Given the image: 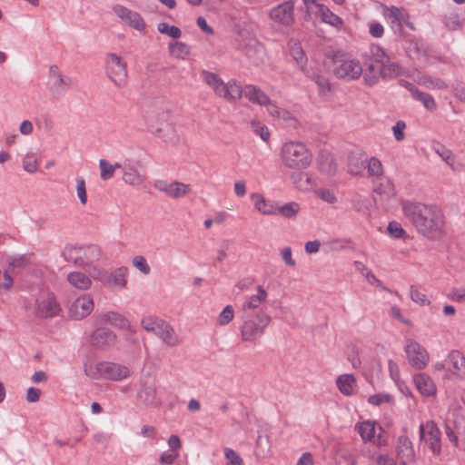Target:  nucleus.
Instances as JSON below:
<instances>
[{"mask_svg": "<svg viewBox=\"0 0 465 465\" xmlns=\"http://www.w3.org/2000/svg\"><path fill=\"white\" fill-rule=\"evenodd\" d=\"M402 210L416 230L428 239L440 240L445 235L444 215L437 206L405 202Z\"/></svg>", "mask_w": 465, "mask_h": 465, "instance_id": "f257e3e1", "label": "nucleus"}, {"mask_svg": "<svg viewBox=\"0 0 465 465\" xmlns=\"http://www.w3.org/2000/svg\"><path fill=\"white\" fill-rule=\"evenodd\" d=\"M283 164L290 169L302 170L307 168L312 161V154L301 142L285 143L281 150Z\"/></svg>", "mask_w": 465, "mask_h": 465, "instance_id": "f03ea898", "label": "nucleus"}, {"mask_svg": "<svg viewBox=\"0 0 465 465\" xmlns=\"http://www.w3.org/2000/svg\"><path fill=\"white\" fill-rule=\"evenodd\" d=\"M84 373L91 379L104 378L112 381H122L129 376L130 371L124 366L111 361L85 363Z\"/></svg>", "mask_w": 465, "mask_h": 465, "instance_id": "7ed1b4c3", "label": "nucleus"}, {"mask_svg": "<svg viewBox=\"0 0 465 465\" xmlns=\"http://www.w3.org/2000/svg\"><path fill=\"white\" fill-rule=\"evenodd\" d=\"M325 64L329 67H333V74L338 78L353 80L358 79L362 74V66L360 62L346 59L344 54L340 52L327 54Z\"/></svg>", "mask_w": 465, "mask_h": 465, "instance_id": "20e7f679", "label": "nucleus"}, {"mask_svg": "<svg viewBox=\"0 0 465 465\" xmlns=\"http://www.w3.org/2000/svg\"><path fill=\"white\" fill-rule=\"evenodd\" d=\"M255 318L257 322L252 318H242L244 322L241 326V335L245 341H251L256 335L262 334L271 322L270 316L262 311L257 312Z\"/></svg>", "mask_w": 465, "mask_h": 465, "instance_id": "39448f33", "label": "nucleus"}, {"mask_svg": "<svg viewBox=\"0 0 465 465\" xmlns=\"http://www.w3.org/2000/svg\"><path fill=\"white\" fill-rule=\"evenodd\" d=\"M106 69L110 79L118 86H122L127 76L126 64L116 54L107 55Z\"/></svg>", "mask_w": 465, "mask_h": 465, "instance_id": "423d86ee", "label": "nucleus"}, {"mask_svg": "<svg viewBox=\"0 0 465 465\" xmlns=\"http://www.w3.org/2000/svg\"><path fill=\"white\" fill-rule=\"evenodd\" d=\"M420 439L425 441L434 454L440 452V431L432 420L420 426Z\"/></svg>", "mask_w": 465, "mask_h": 465, "instance_id": "0eeeda50", "label": "nucleus"}, {"mask_svg": "<svg viewBox=\"0 0 465 465\" xmlns=\"http://www.w3.org/2000/svg\"><path fill=\"white\" fill-rule=\"evenodd\" d=\"M270 17L272 21L282 25H292L294 22L293 3L286 1L273 7L270 12Z\"/></svg>", "mask_w": 465, "mask_h": 465, "instance_id": "6e6552de", "label": "nucleus"}, {"mask_svg": "<svg viewBox=\"0 0 465 465\" xmlns=\"http://www.w3.org/2000/svg\"><path fill=\"white\" fill-rule=\"evenodd\" d=\"M410 364L416 370H422L429 361V354L418 342L411 341L405 347Z\"/></svg>", "mask_w": 465, "mask_h": 465, "instance_id": "1a4fd4ad", "label": "nucleus"}, {"mask_svg": "<svg viewBox=\"0 0 465 465\" xmlns=\"http://www.w3.org/2000/svg\"><path fill=\"white\" fill-rule=\"evenodd\" d=\"M94 310V302L90 296L77 298L69 307V316L74 320H82Z\"/></svg>", "mask_w": 465, "mask_h": 465, "instance_id": "9d476101", "label": "nucleus"}, {"mask_svg": "<svg viewBox=\"0 0 465 465\" xmlns=\"http://www.w3.org/2000/svg\"><path fill=\"white\" fill-rule=\"evenodd\" d=\"M115 341L116 335L107 328H98L91 336V344L101 350L114 346Z\"/></svg>", "mask_w": 465, "mask_h": 465, "instance_id": "9b49d317", "label": "nucleus"}, {"mask_svg": "<svg viewBox=\"0 0 465 465\" xmlns=\"http://www.w3.org/2000/svg\"><path fill=\"white\" fill-rule=\"evenodd\" d=\"M59 311V304L54 296L48 295L45 298L36 301L35 314L38 317H53L56 315Z\"/></svg>", "mask_w": 465, "mask_h": 465, "instance_id": "f8f14e48", "label": "nucleus"}, {"mask_svg": "<svg viewBox=\"0 0 465 465\" xmlns=\"http://www.w3.org/2000/svg\"><path fill=\"white\" fill-rule=\"evenodd\" d=\"M397 457L400 460V465H408L414 461V450L411 441L407 436H400L398 438Z\"/></svg>", "mask_w": 465, "mask_h": 465, "instance_id": "ddd939ff", "label": "nucleus"}, {"mask_svg": "<svg viewBox=\"0 0 465 465\" xmlns=\"http://www.w3.org/2000/svg\"><path fill=\"white\" fill-rule=\"evenodd\" d=\"M267 298L266 291L262 287H258V292L256 295L250 297L242 307V318H252L257 312L255 310L259 308L262 302Z\"/></svg>", "mask_w": 465, "mask_h": 465, "instance_id": "4468645a", "label": "nucleus"}, {"mask_svg": "<svg viewBox=\"0 0 465 465\" xmlns=\"http://www.w3.org/2000/svg\"><path fill=\"white\" fill-rule=\"evenodd\" d=\"M114 12L122 20L136 30L143 31L145 28V23L138 13L133 12L122 5L115 6Z\"/></svg>", "mask_w": 465, "mask_h": 465, "instance_id": "2eb2a0df", "label": "nucleus"}, {"mask_svg": "<svg viewBox=\"0 0 465 465\" xmlns=\"http://www.w3.org/2000/svg\"><path fill=\"white\" fill-rule=\"evenodd\" d=\"M156 386L153 381H145L138 391V398L147 406H158Z\"/></svg>", "mask_w": 465, "mask_h": 465, "instance_id": "dca6fc26", "label": "nucleus"}, {"mask_svg": "<svg viewBox=\"0 0 465 465\" xmlns=\"http://www.w3.org/2000/svg\"><path fill=\"white\" fill-rule=\"evenodd\" d=\"M242 86L239 85L236 81L232 80L228 83H224L216 95L230 103H233L242 98Z\"/></svg>", "mask_w": 465, "mask_h": 465, "instance_id": "f3484780", "label": "nucleus"}, {"mask_svg": "<svg viewBox=\"0 0 465 465\" xmlns=\"http://www.w3.org/2000/svg\"><path fill=\"white\" fill-rule=\"evenodd\" d=\"M244 96L252 104L260 105L271 104L269 96L256 85L249 84L242 89Z\"/></svg>", "mask_w": 465, "mask_h": 465, "instance_id": "a211bd4d", "label": "nucleus"}, {"mask_svg": "<svg viewBox=\"0 0 465 465\" xmlns=\"http://www.w3.org/2000/svg\"><path fill=\"white\" fill-rule=\"evenodd\" d=\"M449 371L453 374L460 376L461 371H465V357L457 350H453L448 355Z\"/></svg>", "mask_w": 465, "mask_h": 465, "instance_id": "6ab92c4d", "label": "nucleus"}, {"mask_svg": "<svg viewBox=\"0 0 465 465\" xmlns=\"http://www.w3.org/2000/svg\"><path fill=\"white\" fill-rule=\"evenodd\" d=\"M364 64L366 67L363 75L364 82L370 86L374 85L378 83L381 64L367 58L364 61Z\"/></svg>", "mask_w": 465, "mask_h": 465, "instance_id": "aec40b11", "label": "nucleus"}, {"mask_svg": "<svg viewBox=\"0 0 465 465\" xmlns=\"http://www.w3.org/2000/svg\"><path fill=\"white\" fill-rule=\"evenodd\" d=\"M406 87L411 92L412 97L421 102L426 109L434 111L437 108L436 102L430 94L419 91L411 83H406Z\"/></svg>", "mask_w": 465, "mask_h": 465, "instance_id": "412c9836", "label": "nucleus"}, {"mask_svg": "<svg viewBox=\"0 0 465 465\" xmlns=\"http://www.w3.org/2000/svg\"><path fill=\"white\" fill-rule=\"evenodd\" d=\"M414 382L419 391L423 395L431 396L436 392V387L432 380L425 373L416 374Z\"/></svg>", "mask_w": 465, "mask_h": 465, "instance_id": "4be33fe9", "label": "nucleus"}, {"mask_svg": "<svg viewBox=\"0 0 465 465\" xmlns=\"http://www.w3.org/2000/svg\"><path fill=\"white\" fill-rule=\"evenodd\" d=\"M356 430L364 441H373L381 444L380 436L375 440V423L371 421L360 422L355 426Z\"/></svg>", "mask_w": 465, "mask_h": 465, "instance_id": "5701e85b", "label": "nucleus"}, {"mask_svg": "<svg viewBox=\"0 0 465 465\" xmlns=\"http://www.w3.org/2000/svg\"><path fill=\"white\" fill-rule=\"evenodd\" d=\"M67 281L72 286L82 291L88 290L92 284L90 278L81 272H70Z\"/></svg>", "mask_w": 465, "mask_h": 465, "instance_id": "b1692460", "label": "nucleus"}, {"mask_svg": "<svg viewBox=\"0 0 465 465\" xmlns=\"http://www.w3.org/2000/svg\"><path fill=\"white\" fill-rule=\"evenodd\" d=\"M318 164L322 173L332 175L336 172V163L333 156L328 152H321L318 157Z\"/></svg>", "mask_w": 465, "mask_h": 465, "instance_id": "393cba45", "label": "nucleus"}, {"mask_svg": "<svg viewBox=\"0 0 465 465\" xmlns=\"http://www.w3.org/2000/svg\"><path fill=\"white\" fill-rule=\"evenodd\" d=\"M164 325L167 322L162 319L148 316L142 320V326L149 332H153L158 337L163 334Z\"/></svg>", "mask_w": 465, "mask_h": 465, "instance_id": "a878e982", "label": "nucleus"}, {"mask_svg": "<svg viewBox=\"0 0 465 465\" xmlns=\"http://www.w3.org/2000/svg\"><path fill=\"white\" fill-rule=\"evenodd\" d=\"M158 188L173 198L182 197L190 192L189 186L180 182H173Z\"/></svg>", "mask_w": 465, "mask_h": 465, "instance_id": "bb28decb", "label": "nucleus"}, {"mask_svg": "<svg viewBox=\"0 0 465 465\" xmlns=\"http://www.w3.org/2000/svg\"><path fill=\"white\" fill-rule=\"evenodd\" d=\"M401 74V67L397 64L390 61V58L381 64L380 70V77L382 79H391L399 76Z\"/></svg>", "mask_w": 465, "mask_h": 465, "instance_id": "cd10ccee", "label": "nucleus"}, {"mask_svg": "<svg viewBox=\"0 0 465 465\" xmlns=\"http://www.w3.org/2000/svg\"><path fill=\"white\" fill-rule=\"evenodd\" d=\"M83 247L69 246L65 249V258L69 262H73L77 266L85 265Z\"/></svg>", "mask_w": 465, "mask_h": 465, "instance_id": "c85d7f7f", "label": "nucleus"}, {"mask_svg": "<svg viewBox=\"0 0 465 465\" xmlns=\"http://www.w3.org/2000/svg\"><path fill=\"white\" fill-rule=\"evenodd\" d=\"M317 13L320 14L321 18L324 23H328L336 27L342 25V20L323 5H317Z\"/></svg>", "mask_w": 465, "mask_h": 465, "instance_id": "c756f323", "label": "nucleus"}, {"mask_svg": "<svg viewBox=\"0 0 465 465\" xmlns=\"http://www.w3.org/2000/svg\"><path fill=\"white\" fill-rule=\"evenodd\" d=\"M336 383L341 393L351 395L352 393V386L355 383V378L351 374H343L337 378Z\"/></svg>", "mask_w": 465, "mask_h": 465, "instance_id": "7c9ffc66", "label": "nucleus"}, {"mask_svg": "<svg viewBox=\"0 0 465 465\" xmlns=\"http://www.w3.org/2000/svg\"><path fill=\"white\" fill-rule=\"evenodd\" d=\"M202 77L203 81L206 83V84L213 88L215 94H218L220 88L224 84L223 79L218 74L205 70L202 72Z\"/></svg>", "mask_w": 465, "mask_h": 465, "instance_id": "2f4dec72", "label": "nucleus"}, {"mask_svg": "<svg viewBox=\"0 0 465 465\" xmlns=\"http://www.w3.org/2000/svg\"><path fill=\"white\" fill-rule=\"evenodd\" d=\"M252 198H257L255 201V208L262 214L270 215L276 213V207L265 201L261 194L253 193Z\"/></svg>", "mask_w": 465, "mask_h": 465, "instance_id": "473e14b6", "label": "nucleus"}, {"mask_svg": "<svg viewBox=\"0 0 465 465\" xmlns=\"http://www.w3.org/2000/svg\"><path fill=\"white\" fill-rule=\"evenodd\" d=\"M159 338H161L163 341L169 346H176L180 342L177 334L175 333L173 328L169 323H167V325H164L163 334H161Z\"/></svg>", "mask_w": 465, "mask_h": 465, "instance_id": "72a5a7b5", "label": "nucleus"}, {"mask_svg": "<svg viewBox=\"0 0 465 465\" xmlns=\"http://www.w3.org/2000/svg\"><path fill=\"white\" fill-rule=\"evenodd\" d=\"M300 209L299 203L291 202L282 206L276 207V213L285 218H292L299 213Z\"/></svg>", "mask_w": 465, "mask_h": 465, "instance_id": "f704fd0d", "label": "nucleus"}, {"mask_svg": "<svg viewBox=\"0 0 465 465\" xmlns=\"http://www.w3.org/2000/svg\"><path fill=\"white\" fill-rule=\"evenodd\" d=\"M105 321H107L112 325L119 327L121 329H129L130 323L128 320H126L123 315L116 312H109L104 315Z\"/></svg>", "mask_w": 465, "mask_h": 465, "instance_id": "c9c22d12", "label": "nucleus"}, {"mask_svg": "<svg viewBox=\"0 0 465 465\" xmlns=\"http://www.w3.org/2000/svg\"><path fill=\"white\" fill-rule=\"evenodd\" d=\"M290 53L293 59L296 61V63L299 64L301 69L305 73L307 70H305L304 65L307 59L305 57V54L301 45L295 43L293 45L291 46Z\"/></svg>", "mask_w": 465, "mask_h": 465, "instance_id": "e433bc0d", "label": "nucleus"}, {"mask_svg": "<svg viewBox=\"0 0 465 465\" xmlns=\"http://www.w3.org/2000/svg\"><path fill=\"white\" fill-rule=\"evenodd\" d=\"M169 50L172 55L176 58H183L185 55L189 54L190 48L189 46L183 42H173L169 44Z\"/></svg>", "mask_w": 465, "mask_h": 465, "instance_id": "4c0bfd02", "label": "nucleus"}, {"mask_svg": "<svg viewBox=\"0 0 465 465\" xmlns=\"http://www.w3.org/2000/svg\"><path fill=\"white\" fill-rule=\"evenodd\" d=\"M126 268H118L114 270L109 276V283L124 287L126 285Z\"/></svg>", "mask_w": 465, "mask_h": 465, "instance_id": "58836bf2", "label": "nucleus"}, {"mask_svg": "<svg viewBox=\"0 0 465 465\" xmlns=\"http://www.w3.org/2000/svg\"><path fill=\"white\" fill-rule=\"evenodd\" d=\"M367 59L372 60L375 63H379L382 64L384 62H386L389 57L386 55L383 49L376 45H372L370 48V54Z\"/></svg>", "mask_w": 465, "mask_h": 465, "instance_id": "ea45409f", "label": "nucleus"}, {"mask_svg": "<svg viewBox=\"0 0 465 465\" xmlns=\"http://www.w3.org/2000/svg\"><path fill=\"white\" fill-rule=\"evenodd\" d=\"M305 74L317 84L322 92L331 91V84L326 77L310 71H306Z\"/></svg>", "mask_w": 465, "mask_h": 465, "instance_id": "a19ab883", "label": "nucleus"}, {"mask_svg": "<svg viewBox=\"0 0 465 465\" xmlns=\"http://www.w3.org/2000/svg\"><path fill=\"white\" fill-rule=\"evenodd\" d=\"M158 31L161 34L168 35L169 36L177 39L182 35V31L175 25H169L167 23H160L157 26Z\"/></svg>", "mask_w": 465, "mask_h": 465, "instance_id": "79ce46f5", "label": "nucleus"}, {"mask_svg": "<svg viewBox=\"0 0 465 465\" xmlns=\"http://www.w3.org/2000/svg\"><path fill=\"white\" fill-rule=\"evenodd\" d=\"M251 126L253 133L258 134L264 142H268L270 140L271 134L266 125L257 120H252L251 122Z\"/></svg>", "mask_w": 465, "mask_h": 465, "instance_id": "37998d69", "label": "nucleus"}, {"mask_svg": "<svg viewBox=\"0 0 465 465\" xmlns=\"http://www.w3.org/2000/svg\"><path fill=\"white\" fill-rule=\"evenodd\" d=\"M123 180L132 185L140 184L143 182L142 176L134 168H128L124 172Z\"/></svg>", "mask_w": 465, "mask_h": 465, "instance_id": "c03bdc74", "label": "nucleus"}, {"mask_svg": "<svg viewBox=\"0 0 465 465\" xmlns=\"http://www.w3.org/2000/svg\"><path fill=\"white\" fill-rule=\"evenodd\" d=\"M257 456L265 457L270 451V441L267 435H260L257 439Z\"/></svg>", "mask_w": 465, "mask_h": 465, "instance_id": "a18cd8bd", "label": "nucleus"}, {"mask_svg": "<svg viewBox=\"0 0 465 465\" xmlns=\"http://www.w3.org/2000/svg\"><path fill=\"white\" fill-rule=\"evenodd\" d=\"M291 179L299 188H307L311 184V178L308 173L303 172L292 173Z\"/></svg>", "mask_w": 465, "mask_h": 465, "instance_id": "49530a36", "label": "nucleus"}, {"mask_svg": "<svg viewBox=\"0 0 465 465\" xmlns=\"http://www.w3.org/2000/svg\"><path fill=\"white\" fill-rule=\"evenodd\" d=\"M368 173L371 176H381L383 173L381 163L376 157H371L367 165Z\"/></svg>", "mask_w": 465, "mask_h": 465, "instance_id": "de8ad7c7", "label": "nucleus"}, {"mask_svg": "<svg viewBox=\"0 0 465 465\" xmlns=\"http://www.w3.org/2000/svg\"><path fill=\"white\" fill-rule=\"evenodd\" d=\"M434 151L442 158L443 161H445L451 168H453L454 156L450 150L447 149L441 144H438L437 147H434Z\"/></svg>", "mask_w": 465, "mask_h": 465, "instance_id": "09e8293b", "label": "nucleus"}, {"mask_svg": "<svg viewBox=\"0 0 465 465\" xmlns=\"http://www.w3.org/2000/svg\"><path fill=\"white\" fill-rule=\"evenodd\" d=\"M83 252L84 255L85 264H89L94 261L99 259L100 256V249L97 246H88L85 249L83 248Z\"/></svg>", "mask_w": 465, "mask_h": 465, "instance_id": "8fccbe9b", "label": "nucleus"}, {"mask_svg": "<svg viewBox=\"0 0 465 465\" xmlns=\"http://www.w3.org/2000/svg\"><path fill=\"white\" fill-rule=\"evenodd\" d=\"M420 83L427 88L431 89H443L447 87V84L440 79H433L430 76H423L420 78Z\"/></svg>", "mask_w": 465, "mask_h": 465, "instance_id": "3c124183", "label": "nucleus"}, {"mask_svg": "<svg viewBox=\"0 0 465 465\" xmlns=\"http://www.w3.org/2000/svg\"><path fill=\"white\" fill-rule=\"evenodd\" d=\"M387 231H388V233L395 239L402 238L405 235V231L403 230L401 225L398 222H395V221L391 222L389 223V225L387 227Z\"/></svg>", "mask_w": 465, "mask_h": 465, "instance_id": "603ef678", "label": "nucleus"}, {"mask_svg": "<svg viewBox=\"0 0 465 465\" xmlns=\"http://www.w3.org/2000/svg\"><path fill=\"white\" fill-rule=\"evenodd\" d=\"M23 167L28 173H35L37 169V160L34 153H27L23 160Z\"/></svg>", "mask_w": 465, "mask_h": 465, "instance_id": "864d4df0", "label": "nucleus"}, {"mask_svg": "<svg viewBox=\"0 0 465 465\" xmlns=\"http://www.w3.org/2000/svg\"><path fill=\"white\" fill-rule=\"evenodd\" d=\"M234 315V311L232 305H227L223 312L220 313L218 317V322L220 325L228 324L232 319Z\"/></svg>", "mask_w": 465, "mask_h": 465, "instance_id": "5fc2aeb1", "label": "nucleus"}, {"mask_svg": "<svg viewBox=\"0 0 465 465\" xmlns=\"http://www.w3.org/2000/svg\"><path fill=\"white\" fill-rule=\"evenodd\" d=\"M99 167L101 169V178L103 180H109L113 177L114 172L112 164L108 163V162L104 159H101L99 161Z\"/></svg>", "mask_w": 465, "mask_h": 465, "instance_id": "6e6d98bb", "label": "nucleus"}, {"mask_svg": "<svg viewBox=\"0 0 465 465\" xmlns=\"http://www.w3.org/2000/svg\"><path fill=\"white\" fill-rule=\"evenodd\" d=\"M375 192L380 194H384L388 198L395 196L394 186L389 180H387L384 183H380V185L375 189Z\"/></svg>", "mask_w": 465, "mask_h": 465, "instance_id": "4d7b16f0", "label": "nucleus"}, {"mask_svg": "<svg viewBox=\"0 0 465 465\" xmlns=\"http://www.w3.org/2000/svg\"><path fill=\"white\" fill-rule=\"evenodd\" d=\"M32 255H21L17 257H12L9 259V266L15 267H25L31 262Z\"/></svg>", "mask_w": 465, "mask_h": 465, "instance_id": "13d9d810", "label": "nucleus"}, {"mask_svg": "<svg viewBox=\"0 0 465 465\" xmlns=\"http://www.w3.org/2000/svg\"><path fill=\"white\" fill-rule=\"evenodd\" d=\"M348 167L351 174L357 175L365 168V163L358 158H351Z\"/></svg>", "mask_w": 465, "mask_h": 465, "instance_id": "bf43d9fd", "label": "nucleus"}, {"mask_svg": "<svg viewBox=\"0 0 465 465\" xmlns=\"http://www.w3.org/2000/svg\"><path fill=\"white\" fill-rule=\"evenodd\" d=\"M411 298L413 302L420 305L430 304V301L427 299L426 295L413 286L411 287Z\"/></svg>", "mask_w": 465, "mask_h": 465, "instance_id": "052dcab7", "label": "nucleus"}, {"mask_svg": "<svg viewBox=\"0 0 465 465\" xmlns=\"http://www.w3.org/2000/svg\"><path fill=\"white\" fill-rule=\"evenodd\" d=\"M133 264L144 274H149L151 272L145 259L141 255H137L134 258Z\"/></svg>", "mask_w": 465, "mask_h": 465, "instance_id": "680f3d73", "label": "nucleus"}, {"mask_svg": "<svg viewBox=\"0 0 465 465\" xmlns=\"http://www.w3.org/2000/svg\"><path fill=\"white\" fill-rule=\"evenodd\" d=\"M369 403L372 405H380L383 402H391L392 401V397L390 394H373L370 396L368 400Z\"/></svg>", "mask_w": 465, "mask_h": 465, "instance_id": "e2e57ef3", "label": "nucleus"}, {"mask_svg": "<svg viewBox=\"0 0 465 465\" xmlns=\"http://www.w3.org/2000/svg\"><path fill=\"white\" fill-rule=\"evenodd\" d=\"M224 455L230 465H242V458L233 450L226 448L224 450Z\"/></svg>", "mask_w": 465, "mask_h": 465, "instance_id": "0e129e2a", "label": "nucleus"}, {"mask_svg": "<svg viewBox=\"0 0 465 465\" xmlns=\"http://www.w3.org/2000/svg\"><path fill=\"white\" fill-rule=\"evenodd\" d=\"M77 190V195L79 197V200L83 205H84L87 202V195H86V190H85V182L84 179H81L77 183L76 186Z\"/></svg>", "mask_w": 465, "mask_h": 465, "instance_id": "69168bd1", "label": "nucleus"}, {"mask_svg": "<svg viewBox=\"0 0 465 465\" xmlns=\"http://www.w3.org/2000/svg\"><path fill=\"white\" fill-rule=\"evenodd\" d=\"M406 124L403 121H398L396 124L393 126V134L397 141H401L404 139V129Z\"/></svg>", "mask_w": 465, "mask_h": 465, "instance_id": "338daca9", "label": "nucleus"}, {"mask_svg": "<svg viewBox=\"0 0 465 465\" xmlns=\"http://www.w3.org/2000/svg\"><path fill=\"white\" fill-rule=\"evenodd\" d=\"M454 94L460 101L465 103V83H459L454 87Z\"/></svg>", "mask_w": 465, "mask_h": 465, "instance_id": "774afa93", "label": "nucleus"}]
</instances>
